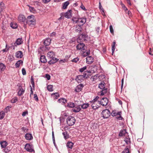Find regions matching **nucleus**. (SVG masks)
Masks as SVG:
<instances>
[{"instance_id":"obj_6","label":"nucleus","mask_w":153,"mask_h":153,"mask_svg":"<svg viewBox=\"0 0 153 153\" xmlns=\"http://www.w3.org/2000/svg\"><path fill=\"white\" fill-rule=\"evenodd\" d=\"M76 49L77 50H80L82 49V50H85V48H86V47L85 46V45L82 42H80L76 46Z\"/></svg>"},{"instance_id":"obj_31","label":"nucleus","mask_w":153,"mask_h":153,"mask_svg":"<svg viewBox=\"0 0 153 153\" xmlns=\"http://www.w3.org/2000/svg\"><path fill=\"white\" fill-rule=\"evenodd\" d=\"M0 144L1 148H4L6 147L7 146V143L6 141H4L3 142H0Z\"/></svg>"},{"instance_id":"obj_11","label":"nucleus","mask_w":153,"mask_h":153,"mask_svg":"<svg viewBox=\"0 0 153 153\" xmlns=\"http://www.w3.org/2000/svg\"><path fill=\"white\" fill-rule=\"evenodd\" d=\"M90 54V50H82L81 52V55L83 57H86L89 56Z\"/></svg>"},{"instance_id":"obj_48","label":"nucleus","mask_w":153,"mask_h":153,"mask_svg":"<svg viewBox=\"0 0 153 153\" xmlns=\"http://www.w3.org/2000/svg\"><path fill=\"white\" fill-rule=\"evenodd\" d=\"M18 101L17 98L14 97L11 101L12 103H15Z\"/></svg>"},{"instance_id":"obj_38","label":"nucleus","mask_w":153,"mask_h":153,"mask_svg":"<svg viewBox=\"0 0 153 153\" xmlns=\"http://www.w3.org/2000/svg\"><path fill=\"white\" fill-rule=\"evenodd\" d=\"M81 108L83 109H86L88 108L89 105V104L88 103H84V104L80 105Z\"/></svg>"},{"instance_id":"obj_63","label":"nucleus","mask_w":153,"mask_h":153,"mask_svg":"<svg viewBox=\"0 0 153 153\" xmlns=\"http://www.w3.org/2000/svg\"><path fill=\"white\" fill-rule=\"evenodd\" d=\"M45 77L48 80H50L51 79L50 76L48 74H47L45 75Z\"/></svg>"},{"instance_id":"obj_24","label":"nucleus","mask_w":153,"mask_h":153,"mask_svg":"<svg viewBox=\"0 0 153 153\" xmlns=\"http://www.w3.org/2000/svg\"><path fill=\"white\" fill-rule=\"evenodd\" d=\"M23 61L21 60H18L15 64V66L16 68H19L21 64L22 65Z\"/></svg>"},{"instance_id":"obj_62","label":"nucleus","mask_w":153,"mask_h":153,"mask_svg":"<svg viewBox=\"0 0 153 153\" xmlns=\"http://www.w3.org/2000/svg\"><path fill=\"white\" fill-rule=\"evenodd\" d=\"M80 7L83 10H84L85 11L87 10V9H86L85 6L83 5V4H82L80 6Z\"/></svg>"},{"instance_id":"obj_23","label":"nucleus","mask_w":153,"mask_h":153,"mask_svg":"<svg viewBox=\"0 0 153 153\" xmlns=\"http://www.w3.org/2000/svg\"><path fill=\"white\" fill-rule=\"evenodd\" d=\"M127 133L126 129H123L121 130L119 133V136L120 137H123L125 135V134Z\"/></svg>"},{"instance_id":"obj_7","label":"nucleus","mask_w":153,"mask_h":153,"mask_svg":"<svg viewBox=\"0 0 153 153\" xmlns=\"http://www.w3.org/2000/svg\"><path fill=\"white\" fill-rule=\"evenodd\" d=\"M99 102H100V105H102L103 106H105L108 104V100L107 98L104 97L102 98L101 101H99Z\"/></svg>"},{"instance_id":"obj_19","label":"nucleus","mask_w":153,"mask_h":153,"mask_svg":"<svg viewBox=\"0 0 153 153\" xmlns=\"http://www.w3.org/2000/svg\"><path fill=\"white\" fill-rule=\"evenodd\" d=\"M26 23L28 24L29 26L31 27H33L36 24V20L34 19L31 20L30 21L26 22Z\"/></svg>"},{"instance_id":"obj_39","label":"nucleus","mask_w":153,"mask_h":153,"mask_svg":"<svg viewBox=\"0 0 153 153\" xmlns=\"http://www.w3.org/2000/svg\"><path fill=\"white\" fill-rule=\"evenodd\" d=\"M5 113L3 111H1L0 112V120L3 119Z\"/></svg>"},{"instance_id":"obj_55","label":"nucleus","mask_w":153,"mask_h":153,"mask_svg":"<svg viewBox=\"0 0 153 153\" xmlns=\"http://www.w3.org/2000/svg\"><path fill=\"white\" fill-rule=\"evenodd\" d=\"M9 106H7L4 109V112L7 113L8 111H9Z\"/></svg>"},{"instance_id":"obj_34","label":"nucleus","mask_w":153,"mask_h":153,"mask_svg":"<svg viewBox=\"0 0 153 153\" xmlns=\"http://www.w3.org/2000/svg\"><path fill=\"white\" fill-rule=\"evenodd\" d=\"M62 135L64 136V138L65 140H66L69 138V135L68 134L66 131L65 132H62Z\"/></svg>"},{"instance_id":"obj_15","label":"nucleus","mask_w":153,"mask_h":153,"mask_svg":"<svg viewBox=\"0 0 153 153\" xmlns=\"http://www.w3.org/2000/svg\"><path fill=\"white\" fill-rule=\"evenodd\" d=\"M71 13V10H69L64 14V16L67 18H70L72 16Z\"/></svg>"},{"instance_id":"obj_54","label":"nucleus","mask_w":153,"mask_h":153,"mask_svg":"<svg viewBox=\"0 0 153 153\" xmlns=\"http://www.w3.org/2000/svg\"><path fill=\"white\" fill-rule=\"evenodd\" d=\"M34 98L36 102H38L39 101L38 97L36 94H34Z\"/></svg>"},{"instance_id":"obj_22","label":"nucleus","mask_w":153,"mask_h":153,"mask_svg":"<svg viewBox=\"0 0 153 153\" xmlns=\"http://www.w3.org/2000/svg\"><path fill=\"white\" fill-rule=\"evenodd\" d=\"M67 100L64 98H61L59 99L58 102L62 104H64L67 102Z\"/></svg>"},{"instance_id":"obj_44","label":"nucleus","mask_w":153,"mask_h":153,"mask_svg":"<svg viewBox=\"0 0 153 153\" xmlns=\"http://www.w3.org/2000/svg\"><path fill=\"white\" fill-rule=\"evenodd\" d=\"M3 150L5 153H7L9 152L10 150V148L8 147L4 148Z\"/></svg>"},{"instance_id":"obj_3","label":"nucleus","mask_w":153,"mask_h":153,"mask_svg":"<svg viewBox=\"0 0 153 153\" xmlns=\"http://www.w3.org/2000/svg\"><path fill=\"white\" fill-rule=\"evenodd\" d=\"M111 114V112L108 109L103 110L101 114L102 117L104 119H106L108 118Z\"/></svg>"},{"instance_id":"obj_40","label":"nucleus","mask_w":153,"mask_h":153,"mask_svg":"<svg viewBox=\"0 0 153 153\" xmlns=\"http://www.w3.org/2000/svg\"><path fill=\"white\" fill-rule=\"evenodd\" d=\"M47 88L48 90L50 91H53V86L52 85H48Z\"/></svg>"},{"instance_id":"obj_46","label":"nucleus","mask_w":153,"mask_h":153,"mask_svg":"<svg viewBox=\"0 0 153 153\" xmlns=\"http://www.w3.org/2000/svg\"><path fill=\"white\" fill-rule=\"evenodd\" d=\"M52 95H53L54 97H55L56 99H58L59 96V95L57 93H55L53 94Z\"/></svg>"},{"instance_id":"obj_35","label":"nucleus","mask_w":153,"mask_h":153,"mask_svg":"<svg viewBox=\"0 0 153 153\" xmlns=\"http://www.w3.org/2000/svg\"><path fill=\"white\" fill-rule=\"evenodd\" d=\"M67 106L71 108H73L75 106V105L74 103L72 102H69L68 103Z\"/></svg>"},{"instance_id":"obj_1","label":"nucleus","mask_w":153,"mask_h":153,"mask_svg":"<svg viewBox=\"0 0 153 153\" xmlns=\"http://www.w3.org/2000/svg\"><path fill=\"white\" fill-rule=\"evenodd\" d=\"M88 35L87 34L85 33H82L78 37L77 42L79 43L81 41H87L88 39Z\"/></svg>"},{"instance_id":"obj_58","label":"nucleus","mask_w":153,"mask_h":153,"mask_svg":"<svg viewBox=\"0 0 153 153\" xmlns=\"http://www.w3.org/2000/svg\"><path fill=\"white\" fill-rule=\"evenodd\" d=\"M72 20L74 23H77L78 22V19H77L76 18H72Z\"/></svg>"},{"instance_id":"obj_53","label":"nucleus","mask_w":153,"mask_h":153,"mask_svg":"<svg viewBox=\"0 0 153 153\" xmlns=\"http://www.w3.org/2000/svg\"><path fill=\"white\" fill-rule=\"evenodd\" d=\"M121 4L122 6V7L125 11H127L128 10V9L127 8V7L122 2H121Z\"/></svg>"},{"instance_id":"obj_42","label":"nucleus","mask_w":153,"mask_h":153,"mask_svg":"<svg viewBox=\"0 0 153 153\" xmlns=\"http://www.w3.org/2000/svg\"><path fill=\"white\" fill-rule=\"evenodd\" d=\"M82 76H83L84 79H87L88 77L89 74L86 71H85L84 72L83 75Z\"/></svg>"},{"instance_id":"obj_14","label":"nucleus","mask_w":153,"mask_h":153,"mask_svg":"<svg viewBox=\"0 0 153 153\" xmlns=\"http://www.w3.org/2000/svg\"><path fill=\"white\" fill-rule=\"evenodd\" d=\"M80 105H76L75 107L72 109L73 112L75 113L79 112L81 110Z\"/></svg>"},{"instance_id":"obj_51","label":"nucleus","mask_w":153,"mask_h":153,"mask_svg":"<svg viewBox=\"0 0 153 153\" xmlns=\"http://www.w3.org/2000/svg\"><path fill=\"white\" fill-rule=\"evenodd\" d=\"M4 4L2 2H1L0 4V7L1 9H3L4 8Z\"/></svg>"},{"instance_id":"obj_50","label":"nucleus","mask_w":153,"mask_h":153,"mask_svg":"<svg viewBox=\"0 0 153 153\" xmlns=\"http://www.w3.org/2000/svg\"><path fill=\"white\" fill-rule=\"evenodd\" d=\"M79 59L78 57H76L73 59L71 60V61L73 62L76 63L77 62L79 61Z\"/></svg>"},{"instance_id":"obj_12","label":"nucleus","mask_w":153,"mask_h":153,"mask_svg":"<svg viewBox=\"0 0 153 153\" xmlns=\"http://www.w3.org/2000/svg\"><path fill=\"white\" fill-rule=\"evenodd\" d=\"M86 63L88 64H91L94 61V59L91 56H88L86 58Z\"/></svg>"},{"instance_id":"obj_27","label":"nucleus","mask_w":153,"mask_h":153,"mask_svg":"<svg viewBox=\"0 0 153 153\" xmlns=\"http://www.w3.org/2000/svg\"><path fill=\"white\" fill-rule=\"evenodd\" d=\"M69 4V2L68 1H66L62 4V8L64 9H66L67 6Z\"/></svg>"},{"instance_id":"obj_17","label":"nucleus","mask_w":153,"mask_h":153,"mask_svg":"<svg viewBox=\"0 0 153 153\" xmlns=\"http://www.w3.org/2000/svg\"><path fill=\"white\" fill-rule=\"evenodd\" d=\"M15 56L17 58H21L23 56V54L22 51H18L16 53Z\"/></svg>"},{"instance_id":"obj_60","label":"nucleus","mask_w":153,"mask_h":153,"mask_svg":"<svg viewBox=\"0 0 153 153\" xmlns=\"http://www.w3.org/2000/svg\"><path fill=\"white\" fill-rule=\"evenodd\" d=\"M67 61V60L66 59H61L59 61L60 63H62L63 62L64 63Z\"/></svg>"},{"instance_id":"obj_57","label":"nucleus","mask_w":153,"mask_h":153,"mask_svg":"<svg viewBox=\"0 0 153 153\" xmlns=\"http://www.w3.org/2000/svg\"><path fill=\"white\" fill-rule=\"evenodd\" d=\"M10 26L13 29L16 28L17 27L16 24H14L12 23L10 24Z\"/></svg>"},{"instance_id":"obj_29","label":"nucleus","mask_w":153,"mask_h":153,"mask_svg":"<svg viewBox=\"0 0 153 153\" xmlns=\"http://www.w3.org/2000/svg\"><path fill=\"white\" fill-rule=\"evenodd\" d=\"M25 90L23 88H22V87L21 88H19V90L18 92V94L19 96H20L23 94Z\"/></svg>"},{"instance_id":"obj_61","label":"nucleus","mask_w":153,"mask_h":153,"mask_svg":"<svg viewBox=\"0 0 153 153\" xmlns=\"http://www.w3.org/2000/svg\"><path fill=\"white\" fill-rule=\"evenodd\" d=\"M22 74L23 75H25L26 74V71L25 68H23L22 69Z\"/></svg>"},{"instance_id":"obj_26","label":"nucleus","mask_w":153,"mask_h":153,"mask_svg":"<svg viewBox=\"0 0 153 153\" xmlns=\"http://www.w3.org/2000/svg\"><path fill=\"white\" fill-rule=\"evenodd\" d=\"M74 143L71 141H68L67 144V147L71 149L73 146Z\"/></svg>"},{"instance_id":"obj_41","label":"nucleus","mask_w":153,"mask_h":153,"mask_svg":"<svg viewBox=\"0 0 153 153\" xmlns=\"http://www.w3.org/2000/svg\"><path fill=\"white\" fill-rule=\"evenodd\" d=\"M54 54V53L53 51H50L48 52V53L47 55L48 57H50V58H52V57H53V56Z\"/></svg>"},{"instance_id":"obj_47","label":"nucleus","mask_w":153,"mask_h":153,"mask_svg":"<svg viewBox=\"0 0 153 153\" xmlns=\"http://www.w3.org/2000/svg\"><path fill=\"white\" fill-rule=\"evenodd\" d=\"M105 76L103 75H100L99 76H98V78L101 81L102 79L105 78Z\"/></svg>"},{"instance_id":"obj_30","label":"nucleus","mask_w":153,"mask_h":153,"mask_svg":"<svg viewBox=\"0 0 153 153\" xmlns=\"http://www.w3.org/2000/svg\"><path fill=\"white\" fill-rule=\"evenodd\" d=\"M23 43L22 39V38H18L16 39V41L15 43L17 45H19Z\"/></svg>"},{"instance_id":"obj_25","label":"nucleus","mask_w":153,"mask_h":153,"mask_svg":"<svg viewBox=\"0 0 153 153\" xmlns=\"http://www.w3.org/2000/svg\"><path fill=\"white\" fill-rule=\"evenodd\" d=\"M40 61L41 62L46 63L47 62V59L45 56L44 55H42L40 58Z\"/></svg>"},{"instance_id":"obj_18","label":"nucleus","mask_w":153,"mask_h":153,"mask_svg":"<svg viewBox=\"0 0 153 153\" xmlns=\"http://www.w3.org/2000/svg\"><path fill=\"white\" fill-rule=\"evenodd\" d=\"M25 137L27 140H30L33 139L31 134L30 133H26L25 135Z\"/></svg>"},{"instance_id":"obj_9","label":"nucleus","mask_w":153,"mask_h":153,"mask_svg":"<svg viewBox=\"0 0 153 153\" xmlns=\"http://www.w3.org/2000/svg\"><path fill=\"white\" fill-rule=\"evenodd\" d=\"M84 77L81 75H79L77 76L76 77V78L75 79L76 81L78 83H80L82 82L84 80Z\"/></svg>"},{"instance_id":"obj_10","label":"nucleus","mask_w":153,"mask_h":153,"mask_svg":"<svg viewBox=\"0 0 153 153\" xmlns=\"http://www.w3.org/2000/svg\"><path fill=\"white\" fill-rule=\"evenodd\" d=\"M86 18H80L78 19V24H80L82 26L86 22Z\"/></svg>"},{"instance_id":"obj_49","label":"nucleus","mask_w":153,"mask_h":153,"mask_svg":"<svg viewBox=\"0 0 153 153\" xmlns=\"http://www.w3.org/2000/svg\"><path fill=\"white\" fill-rule=\"evenodd\" d=\"M30 82L32 85L33 87L34 88V79L32 77H31L30 79Z\"/></svg>"},{"instance_id":"obj_36","label":"nucleus","mask_w":153,"mask_h":153,"mask_svg":"<svg viewBox=\"0 0 153 153\" xmlns=\"http://www.w3.org/2000/svg\"><path fill=\"white\" fill-rule=\"evenodd\" d=\"M102 90L101 91L100 95L101 96L105 94L106 93L107 91V88H104L102 89Z\"/></svg>"},{"instance_id":"obj_4","label":"nucleus","mask_w":153,"mask_h":153,"mask_svg":"<svg viewBox=\"0 0 153 153\" xmlns=\"http://www.w3.org/2000/svg\"><path fill=\"white\" fill-rule=\"evenodd\" d=\"M75 121V118L74 117L69 116L67 118L66 122L69 126H72L74 124Z\"/></svg>"},{"instance_id":"obj_56","label":"nucleus","mask_w":153,"mask_h":153,"mask_svg":"<svg viewBox=\"0 0 153 153\" xmlns=\"http://www.w3.org/2000/svg\"><path fill=\"white\" fill-rule=\"evenodd\" d=\"M60 15H61V17L59 18L58 19V20H60L62 19H63L64 18V13H62Z\"/></svg>"},{"instance_id":"obj_13","label":"nucleus","mask_w":153,"mask_h":153,"mask_svg":"<svg viewBox=\"0 0 153 153\" xmlns=\"http://www.w3.org/2000/svg\"><path fill=\"white\" fill-rule=\"evenodd\" d=\"M84 86L83 84H79L76 87L75 91L77 92H79L81 91Z\"/></svg>"},{"instance_id":"obj_43","label":"nucleus","mask_w":153,"mask_h":153,"mask_svg":"<svg viewBox=\"0 0 153 153\" xmlns=\"http://www.w3.org/2000/svg\"><path fill=\"white\" fill-rule=\"evenodd\" d=\"M122 153H130L129 150L128 146H126L124 150L122 152Z\"/></svg>"},{"instance_id":"obj_8","label":"nucleus","mask_w":153,"mask_h":153,"mask_svg":"<svg viewBox=\"0 0 153 153\" xmlns=\"http://www.w3.org/2000/svg\"><path fill=\"white\" fill-rule=\"evenodd\" d=\"M18 20L20 22H24L26 21V19L23 15L20 14L18 17Z\"/></svg>"},{"instance_id":"obj_64","label":"nucleus","mask_w":153,"mask_h":153,"mask_svg":"<svg viewBox=\"0 0 153 153\" xmlns=\"http://www.w3.org/2000/svg\"><path fill=\"white\" fill-rule=\"evenodd\" d=\"M51 1V0H42V2L45 4H47Z\"/></svg>"},{"instance_id":"obj_20","label":"nucleus","mask_w":153,"mask_h":153,"mask_svg":"<svg viewBox=\"0 0 153 153\" xmlns=\"http://www.w3.org/2000/svg\"><path fill=\"white\" fill-rule=\"evenodd\" d=\"M51 39L50 38L46 39L44 41V44L45 46H48L50 45Z\"/></svg>"},{"instance_id":"obj_59","label":"nucleus","mask_w":153,"mask_h":153,"mask_svg":"<svg viewBox=\"0 0 153 153\" xmlns=\"http://www.w3.org/2000/svg\"><path fill=\"white\" fill-rule=\"evenodd\" d=\"M110 30V32L113 34L114 33V30L112 26L111 25L109 26Z\"/></svg>"},{"instance_id":"obj_33","label":"nucleus","mask_w":153,"mask_h":153,"mask_svg":"<svg viewBox=\"0 0 153 153\" xmlns=\"http://www.w3.org/2000/svg\"><path fill=\"white\" fill-rule=\"evenodd\" d=\"M105 83L104 82H102L99 84V88L100 89H102L104 88H105Z\"/></svg>"},{"instance_id":"obj_16","label":"nucleus","mask_w":153,"mask_h":153,"mask_svg":"<svg viewBox=\"0 0 153 153\" xmlns=\"http://www.w3.org/2000/svg\"><path fill=\"white\" fill-rule=\"evenodd\" d=\"M51 59L48 62L50 65L53 64L57 62L59 60V59L54 57H52Z\"/></svg>"},{"instance_id":"obj_52","label":"nucleus","mask_w":153,"mask_h":153,"mask_svg":"<svg viewBox=\"0 0 153 153\" xmlns=\"http://www.w3.org/2000/svg\"><path fill=\"white\" fill-rule=\"evenodd\" d=\"M87 67L86 66L79 69V71L81 72H82L86 69Z\"/></svg>"},{"instance_id":"obj_5","label":"nucleus","mask_w":153,"mask_h":153,"mask_svg":"<svg viewBox=\"0 0 153 153\" xmlns=\"http://www.w3.org/2000/svg\"><path fill=\"white\" fill-rule=\"evenodd\" d=\"M91 102L92 103L91 107L94 110L97 109L100 106V103L99 101H95V102L91 101Z\"/></svg>"},{"instance_id":"obj_32","label":"nucleus","mask_w":153,"mask_h":153,"mask_svg":"<svg viewBox=\"0 0 153 153\" xmlns=\"http://www.w3.org/2000/svg\"><path fill=\"white\" fill-rule=\"evenodd\" d=\"M6 68L5 65L2 63H0V71H4Z\"/></svg>"},{"instance_id":"obj_21","label":"nucleus","mask_w":153,"mask_h":153,"mask_svg":"<svg viewBox=\"0 0 153 153\" xmlns=\"http://www.w3.org/2000/svg\"><path fill=\"white\" fill-rule=\"evenodd\" d=\"M82 26L80 25V24H78L77 25L76 27L75 30L76 31L79 33L82 31Z\"/></svg>"},{"instance_id":"obj_2","label":"nucleus","mask_w":153,"mask_h":153,"mask_svg":"<svg viewBox=\"0 0 153 153\" xmlns=\"http://www.w3.org/2000/svg\"><path fill=\"white\" fill-rule=\"evenodd\" d=\"M25 149L27 151L30 152H35L33 145L32 144L28 143L26 144L25 146Z\"/></svg>"},{"instance_id":"obj_37","label":"nucleus","mask_w":153,"mask_h":153,"mask_svg":"<svg viewBox=\"0 0 153 153\" xmlns=\"http://www.w3.org/2000/svg\"><path fill=\"white\" fill-rule=\"evenodd\" d=\"M28 6L29 7V10L31 12L33 13H36V11L34 7L30 6L29 5Z\"/></svg>"},{"instance_id":"obj_45","label":"nucleus","mask_w":153,"mask_h":153,"mask_svg":"<svg viewBox=\"0 0 153 153\" xmlns=\"http://www.w3.org/2000/svg\"><path fill=\"white\" fill-rule=\"evenodd\" d=\"M124 141L127 144H129L130 143V139L129 138H126L124 140Z\"/></svg>"},{"instance_id":"obj_28","label":"nucleus","mask_w":153,"mask_h":153,"mask_svg":"<svg viewBox=\"0 0 153 153\" xmlns=\"http://www.w3.org/2000/svg\"><path fill=\"white\" fill-rule=\"evenodd\" d=\"M35 17L33 15H31L28 16L27 17V20H26V22L30 21L31 20L35 19Z\"/></svg>"}]
</instances>
